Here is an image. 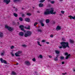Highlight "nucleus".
<instances>
[{
	"instance_id": "nucleus-51",
	"label": "nucleus",
	"mask_w": 75,
	"mask_h": 75,
	"mask_svg": "<svg viewBox=\"0 0 75 75\" xmlns=\"http://www.w3.org/2000/svg\"><path fill=\"white\" fill-rule=\"evenodd\" d=\"M46 44H49V42H46Z\"/></svg>"
},
{
	"instance_id": "nucleus-18",
	"label": "nucleus",
	"mask_w": 75,
	"mask_h": 75,
	"mask_svg": "<svg viewBox=\"0 0 75 75\" xmlns=\"http://www.w3.org/2000/svg\"><path fill=\"white\" fill-rule=\"evenodd\" d=\"M13 15L15 17H18V14H17V13H13Z\"/></svg>"
},
{
	"instance_id": "nucleus-25",
	"label": "nucleus",
	"mask_w": 75,
	"mask_h": 75,
	"mask_svg": "<svg viewBox=\"0 0 75 75\" xmlns=\"http://www.w3.org/2000/svg\"><path fill=\"white\" fill-rule=\"evenodd\" d=\"M19 20L21 21H22L23 20V19L21 17H19Z\"/></svg>"
},
{
	"instance_id": "nucleus-57",
	"label": "nucleus",
	"mask_w": 75,
	"mask_h": 75,
	"mask_svg": "<svg viewBox=\"0 0 75 75\" xmlns=\"http://www.w3.org/2000/svg\"><path fill=\"white\" fill-rule=\"evenodd\" d=\"M37 13H40V11H37Z\"/></svg>"
},
{
	"instance_id": "nucleus-53",
	"label": "nucleus",
	"mask_w": 75,
	"mask_h": 75,
	"mask_svg": "<svg viewBox=\"0 0 75 75\" xmlns=\"http://www.w3.org/2000/svg\"><path fill=\"white\" fill-rule=\"evenodd\" d=\"M17 24L18 25H20V23H19V22H17Z\"/></svg>"
},
{
	"instance_id": "nucleus-36",
	"label": "nucleus",
	"mask_w": 75,
	"mask_h": 75,
	"mask_svg": "<svg viewBox=\"0 0 75 75\" xmlns=\"http://www.w3.org/2000/svg\"><path fill=\"white\" fill-rule=\"evenodd\" d=\"M41 24L42 27H44V24L43 23H41Z\"/></svg>"
},
{
	"instance_id": "nucleus-12",
	"label": "nucleus",
	"mask_w": 75,
	"mask_h": 75,
	"mask_svg": "<svg viewBox=\"0 0 75 75\" xmlns=\"http://www.w3.org/2000/svg\"><path fill=\"white\" fill-rule=\"evenodd\" d=\"M69 17L70 18V20H72V19H73V20H75V16H74V17L70 15L69 16Z\"/></svg>"
},
{
	"instance_id": "nucleus-10",
	"label": "nucleus",
	"mask_w": 75,
	"mask_h": 75,
	"mask_svg": "<svg viewBox=\"0 0 75 75\" xmlns=\"http://www.w3.org/2000/svg\"><path fill=\"white\" fill-rule=\"evenodd\" d=\"M25 63L26 65H28V66H30V65H31V64L30 63V62L28 61H25Z\"/></svg>"
},
{
	"instance_id": "nucleus-9",
	"label": "nucleus",
	"mask_w": 75,
	"mask_h": 75,
	"mask_svg": "<svg viewBox=\"0 0 75 75\" xmlns=\"http://www.w3.org/2000/svg\"><path fill=\"white\" fill-rule=\"evenodd\" d=\"M51 14V11H50V12L47 11H45L44 12V14H45V15H48V14Z\"/></svg>"
},
{
	"instance_id": "nucleus-45",
	"label": "nucleus",
	"mask_w": 75,
	"mask_h": 75,
	"mask_svg": "<svg viewBox=\"0 0 75 75\" xmlns=\"http://www.w3.org/2000/svg\"><path fill=\"white\" fill-rule=\"evenodd\" d=\"M22 47H26V45H22Z\"/></svg>"
},
{
	"instance_id": "nucleus-7",
	"label": "nucleus",
	"mask_w": 75,
	"mask_h": 75,
	"mask_svg": "<svg viewBox=\"0 0 75 75\" xmlns=\"http://www.w3.org/2000/svg\"><path fill=\"white\" fill-rule=\"evenodd\" d=\"M50 13L51 14H56V12H54V9H53V8H52L51 9Z\"/></svg>"
},
{
	"instance_id": "nucleus-62",
	"label": "nucleus",
	"mask_w": 75,
	"mask_h": 75,
	"mask_svg": "<svg viewBox=\"0 0 75 75\" xmlns=\"http://www.w3.org/2000/svg\"><path fill=\"white\" fill-rule=\"evenodd\" d=\"M16 65H18V63H16Z\"/></svg>"
},
{
	"instance_id": "nucleus-47",
	"label": "nucleus",
	"mask_w": 75,
	"mask_h": 75,
	"mask_svg": "<svg viewBox=\"0 0 75 75\" xmlns=\"http://www.w3.org/2000/svg\"><path fill=\"white\" fill-rule=\"evenodd\" d=\"M21 28V30L22 31H23L24 30V29L23 28Z\"/></svg>"
},
{
	"instance_id": "nucleus-5",
	"label": "nucleus",
	"mask_w": 75,
	"mask_h": 75,
	"mask_svg": "<svg viewBox=\"0 0 75 75\" xmlns=\"http://www.w3.org/2000/svg\"><path fill=\"white\" fill-rule=\"evenodd\" d=\"M65 55H67L65 58V59H68V58H69L70 57V56H71V54H69L68 55V54L67 52L65 53Z\"/></svg>"
},
{
	"instance_id": "nucleus-33",
	"label": "nucleus",
	"mask_w": 75,
	"mask_h": 75,
	"mask_svg": "<svg viewBox=\"0 0 75 75\" xmlns=\"http://www.w3.org/2000/svg\"><path fill=\"white\" fill-rule=\"evenodd\" d=\"M14 48V46H11V47L10 48H11V49H13V48Z\"/></svg>"
},
{
	"instance_id": "nucleus-3",
	"label": "nucleus",
	"mask_w": 75,
	"mask_h": 75,
	"mask_svg": "<svg viewBox=\"0 0 75 75\" xmlns=\"http://www.w3.org/2000/svg\"><path fill=\"white\" fill-rule=\"evenodd\" d=\"M32 34V32L31 31H28L26 32V33H25L24 34L25 37H29L31 36Z\"/></svg>"
},
{
	"instance_id": "nucleus-1",
	"label": "nucleus",
	"mask_w": 75,
	"mask_h": 75,
	"mask_svg": "<svg viewBox=\"0 0 75 75\" xmlns=\"http://www.w3.org/2000/svg\"><path fill=\"white\" fill-rule=\"evenodd\" d=\"M60 44L61 45H62V46L59 47V48H60V49H61V48H62L64 49H65V48H67V47L69 48V43L68 42H61Z\"/></svg>"
},
{
	"instance_id": "nucleus-42",
	"label": "nucleus",
	"mask_w": 75,
	"mask_h": 75,
	"mask_svg": "<svg viewBox=\"0 0 75 75\" xmlns=\"http://www.w3.org/2000/svg\"><path fill=\"white\" fill-rule=\"evenodd\" d=\"M39 57L40 58H42V56L41 55H39Z\"/></svg>"
},
{
	"instance_id": "nucleus-27",
	"label": "nucleus",
	"mask_w": 75,
	"mask_h": 75,
	"mask_svg": "<svg viewBox=\"0 0 75 75\" xmlns=\"http://www.w3.org/2000/svg\"><path fill=\"white\" fill-rule=\"evenodd\" d=\"M45 1V0H40L39 2L40 3H43L44 1Z\"/></svg>"
},
{
	"instance_id": "nucleus-31",
	"label": "nucleus",
	"mask_w": 75,
	"mask_h": 75,
	"mask_svg": "<svg viewBox=\"0 0 75 75\" xmlns=\"http://www.w3.org/2000/svg\"><path fill=\"white\" fill-rule=\"evenodd\" d=\"M37 24H38V23L37 22L35 23L34 24V26H36V25H37Z\"/></svg>"
},
{
	"instance_id": "nucleus-34",
	"label": "nucleus",
	"mask_w": 75,
	"mask_h": 75,
	"mask_svg": "<svg viewBox=\"0 0 75 75\" xmlns=\"http://www.w3.org/2000/svg\"><path fill=\"white\" fill-rule=\"evenodd\" d=\"M60 59H64V57H60Z\"/></svg>"
},
{
	"instance_id": "nucleus-63",
	"label": "nucleus",
	"mask_w": 75,
	"mask_h": 75,
	"mask_svg": "<svg viewBox=\"0 0 75 75\" xmlns=\"http://www.w3.org/2000/svg\"><path fill=\"white\" fill-rule=\"evenodd\" d=\"M54 23H55V22H53V23L54 24Z\"/></svg>"
},
{
	"instance_id": "nucleus-20",
	"label": "nucleus",
	"mask_w": 75,
	"mask_h": 75,
	"mask_svg": "<svg viewBox=\"0 0 75 75\" xmlns=\"http://www.w3.org/2000/svg\"><path fill=\"white\" fill-rule=\"evenodd\" d=\"M11 75H16V73L15 71H12L11 72Z\"/></svg>"
},
{
	"instance_id": "nucleus-40",
	"label": "nucleus",
	"mask_w": 75,
	"mask_h": 75,
	"mask_svg": "<svg viewBox=\"0 0 75 75\" xmlns=\"http://www.w3.org/2000/svg\"><path fill=\"white\" fill-rule=\"evenodd\" d=\"M50 37L51 38H53V37H54V35H51L50 36Z\"/></svg>"
},
{
	"instance_id": "nucleus-64",
	"label": "nucleus",
	"mask_w": 75,
	"mask_h": 75,
	"mask_svg": "<svg viewBox=\"0 0 75 75\" xmlns=\"http://www.w3.org/2000/svg\"><path fill=\"white\" fill-rule=\"evenodd\" d=\"M63 39H64V38H62V40H63Z\"/></svg>"
},
{
	"instance_id": "nucleus-14",
	"label": "nucleus",
	"mask_w": 75,
	"mask_h": 75,
	"mask_svg": "<svg viewBox=\"0 0 75 75\" xmlns=\"http://www.w3.org/2000/svg\"><path fill=\"white\" fill-rule=\"evenodd\" d=\"M61 28L59 26H57L56 28V30H57V31H58V30H61Z\"/></svg>"
},
{
	"instance_id": "nucleus-19",
	"label": "nucleus",
	"mask_w": 75,
	"mask_h": 75,
	"mask_svg": "<svg viewBox=\"0 0 75 75\" xmlns=\"http://www.w3.org/2000/svg\"><path fill=\"white\" fill-rule=\"evenodd\" d=\"M55 52L56 54H59L60 52H59V51L56 50H55Z\"/></svg>"
},
{
	"instance_id": "nucleus-26",
	"label": "nucleus",
	"mask_w": 75,
	"mask_h": 75,
	"mask_svg": "<svg viewBox=\"0 0 75 75\" xmlns=\"http://www.w3.org/2000/svg\"><path fill=\"white\" fill-rule=\"evenodd\" d=\"M24 28V25H21L19 26V28Z\"/></svg>"
},
{
	"instance_id": "nucleus-4",
	"label": "nucleus",
	"mask_w": 75,
	"mask_h": 75,
	"mask_svg": "<svg viewBox=\"0 0 75 75\" xmlns=\"http://www.w3.org/2000/svg\"><path fill=\"white\" fill-rule=\"evenodd\" d=\"M22 53V52L21 51H18L16 52V53H15V55L16 57H20V55L19 54H21Z\"/></svg>"
},
{
	"instance_id": "nucleus-35",
	"label": "nucleus",
	"mask_w": 75,
	"mask_h": 75,
	"mask_svg": "<svg viewBox=\"0 0 75 75\" xmlns=\"http://www.w3.org/2000/svg\"><path fill=\"white\" fill-rule=\"evenodd\" d=\"M61 13L62 14H64V13H65V11H61Z\"/></svg>"
},
{
	"instance_id": "nucleus-32",
	"label": "nucleus",
	"mask_w": 75,
	"mask_h": 75,
	"mask_svg": "<svg viewBox=\"0 0 75 75\" xmlns=\"http://www.w3.org/2000/svg\"><path fill=\"white\" fill-rule=\"evenodd\" d=\"M11 55L12 57H14V56H15L14 54L12 52H11Z\"/></svg>"
},
{
	"instance_id": "nucleus-41",
	"label": "nucleus",
	"mask_w": 75,
	"mask_h": 75,
	"mask_svg": "<svg viewBox=\"0 0 75 75\" xmlns=\"http://www.w3.org/2000/svg\"><path fill=\"white\" fill-rule=\"evenodd\" d=\"M54 1H51V4H54Z\"/></svg>"
},
{
	"instance_id": "nucleus-2",
	"label": "nucleus",
	"mask_w": 75,
	"mask_h": 75,
	"mask_svg": "<svg viewBox=\"0 0 75 75\" xmlns=\"http://www.w3.org/2000/svg\"><path fill=\"white\" fill-rule=\"evenodd\" d=\"M5 27L6 29H7V30L9 31H14V28L7 26V25H5Z\"/></svg>"
},
{
	"instance_id": "nucleus-22",
	"label": "nucleus",
	"mask_w": 75,
	"mask_h": 75,
	"mask_svg": "<svg viewBox=\"0 0 75 75\" xmlns=\"http://www.w3.org/2000/svg\"><path fill=\"white\" fill-rule=\"evenodd\" d=\"M46 23H49L50 22V20L49 19H46Z\"/></svg>"
},
{
	"instance_id": "nucleus-37",
	"label": "nucleus",
	"mask_w": 75,
	"mask_h": 75,
	"mask_svg": "<svg viewBox=\"0 0 75 75\" xmlns=\"http://www.w3.org/2000/svg\"><path fill=\"white\" fill-rule=\"evenodd\" d=\"M32 60L33 61L35 62V61H36V60H35V58H34L32 59Z\"/></svg>"
},
{
	"instance_id": "nucleus-13",
	"label": "nucleus",
	"mask_w": 75,
	"mask_h": 75,
	"mask_svg": "<svg viewBox=\"0 0 75 75\" xmlns=\"http://www.w3.org/2000/svg\"><path fill=\"white\" fill-rule=\"evenodd\" d=\"M25 21H26V22H29V23L30 22V19L28 18H25Z\"/></svg>"
},
{
	"instance_id": "nucleus-28",
	"label": "nucleus",
	"mask_w": 75,
	"mask_h": 75,
	"mask_svg": "<svg viewBox=\"0 0 75 75\" xmlns=\"http://www.w3.org/2000/svg\"><path fill=\"white\" fill-rule=\"evenodd\" d=\"M70 43H74V42L73 40H70Z\"/></svg>"
},
{
	"instance_id": "nucleus-61",
	"label": "nucleus",
	"mask_w": 75,
	"mask_h": 75,
	"mask_svg": "<svg viewBox=\"0 0 75 75\" xmlns=\"http://www.w3.org/2000/svg\"><path fill=\"white\" fill-rule=\"evenodd\" d=\"M22 10H24V9L23 8H22Z\"/></svg>"
},
{
	"instance_id": "nucleus-56",
	"label": "nucleus",
	"mask_w": 75,
	"mask_h": 75,
	"mask_svg": "<svg viewBox=\"0 0 75 75\" xmlns=\"http://www.w3.org/2000/svg\"><path fill=\"white\" fill-rule=\"evenodd\" d=\"M23 31L24 32H25L26 31L24 29Z\"/></svg>"
},
{
	"instance_id": "nucleus-59",
	"label": "nucleus",
	"mask_w": 75,
	"mask_h": 75,
	"mask_svg": "<svg viewBox=\"0 0 75 75\" xmlns=\"http://www.w3.org/2000/svg\"><path fill=\"white\" fill-rule=\"evenodd\" d=\"M13 24H16V23L14 22H13Z\"/></svg>"
},
{
	"instance_id": "nucleus-60",
	"label": "nucleus",
	"mask_w": 75,
	"mask_h": 75,
	"mask_svg": "<svg viewBox=\"0 0 75 75\" xmlns=\"http://www.w3.org/2000/svg\"><path fill=\"white\" fill-rule=\"evenodd\" d=\"M74 72H75V69L73 70Z\"/></svg>"
},
{
	"instance_id": "nucleus-49",
	"label": "nucleus",
	"mask_w": 75,
	"mask_h": 75,
	"mask_svg": "<svg viewBox=\"0 0 75 75\" xmlns=\"http://www.w3.org/2000/svg\"><path fill=\"white\" fill-rule=\"evenodd\" d=\"M24 16H25V14H22V17H24Z\"/></svg>"
},
{
	"instance_id": "nucleus-54",
	"label": "nucleus",
	"mask_w": 75,
	"mask_h": 75,
	"mask_svg": "<svg viewBox=\"0 0 75 75\" xmlns=\"http://www.w3.org/2000/svg\"><path fill=\"white\" fill-rule=\"evenodd\" d=\"M48 2H51V0H48Z\"/></svg>"
},
{
	"instance_id": "nucleus-23",
	"label": "nucleus",
	"mask_w": 75,
	"mask_h": 75,
	"mask_svg": "<svg viewBox=\"0 0 75 75\" xmlns=\"http://www.w3.org/2000/svg\"><path fill=\"white\" fill-rule=\"evenodd\" d=\"M37 42H38V45H39L40 47H41L42 46V45H41L40 44V42L39 41H38Z\"/></svg>"
},
{
	"instance_id": "nucleus-43",
	"label": "nucleus",
	"mask_w": 75,
	"mask_h": 75,
	"mask_svg": "<svg viewBox=\"0 0 75 75\" xmlns=\"http://www.w3.org/2000/svg\"><path fill=\"white\" fill-rule=\"evenodd\" d=\"M45 40H43L42 42H45Z\"/></svg>"
},
{
	"instance_id": "nucleus-15",
	"label": "nucleus",
	"mask_w": 75,
	"mask_h": 75,
	"mask_svg": "<svg viewBox=\"0 0 75 75\" xmlns=\"http://www.w3.org/2000/svg\"><path fill=\"white\" fill-rule=\"evenodd\" d=\"M30 28L31 27H30V26L29 25L28 26V27H25V28L27 29V30H30Z\"/></svg>"
},
{
	"instance_id": "nucleus-48",
	"label": "nucleus",
	"mask_w": 75,
	"mask_h": 75,
	"mask_svg": "<svg viewBox=\"0 0 75 75\" xmlns=\"http://www.w3.org/2000/svg\"><path fill=\"white\" fill-rule=\"evenodd\" d=\"M62 75H65V74H67V73L66 72L65 73H62Z\"/></svg>"
},
{
	"instance_id": "nucleus-38",
	"label": "nucleus",
	"mask_w": 75,
	"mask_h": 75,
	"mask_svg": "<svg viewBox=\"0 0 75 75\" xmlns=\"http://www.w3.org/2000/svg\"><path fill=\"white\" fill-rule=\"evenodd\" d=\"M4 55V53H1V56H3Z\"/></svg>"
},
{
	"instance_id": "nucleus-39",
	"label": "nucleus",
	"mask_w": 75,
	"mask_h": 75,
	"mask_svg": "<svg viewBox=\"0 0 75 75\" xmlns=\"http://www.w3.org/2000/svg\"><path fill=\"white\" fill-rule=\"evenodd\" d=\"M46 11H48L49 12H50V9H46Z\"/></svg>"
},
{
	"instance_id": "nucleus-21",
	"label": "nucleus",
	"mask_w": 75,
	"mask_h": 75,
	"mask_svg": "<svg viewBox=\"0 0 75 75\" xmlns=\"http://www.w3.org/2000/svg\"><path fill=\"white\" fill-rule=\"evenodd\" d=\"M3 37V34L1 32H0V37Z\"/></svg>"
},
{
	"instance_id": "nucleus-16",
	"label": "nucleus",
	"mask_w": 75,
	"mask_h": 75,
	"mask_svg": "<svg viewBox=\"0 0 75 75\" xmlns=\"http://www.w3.org/2000/svg\"><path fill=\"white\" fill-rule=\"evenodd\" d=\"M41 19L42 20H40L39 21L40 23V24L41 23H42V22H43V21H44V19L42 18H41Z\"/></svg>"
},
{
	"instance_id": "nucleus-24",
	"label": "nucleus",
	"mask_w": 75,
	"mask_h": 75,
	"mask_svg": "<svg viewBox=\"0 0 75 75\" xmlns=\"http://www.w3.org/2000/svg\"><path fill=\"white\" fill-rule=\"evenodd\" d=\"M54 59L55 61H58V58L56 57H54Z\"/></svg>"
},
{
	"instance_id": "nucleus-11",
	"label": "nucleus",
	"mask_w": 75,
	"mask_h": 75,
	"mask_svg": "<svg viewBox=\"0 0 75 75\" xmlns=\"http://www.w3.org/2000/svg\"><path fill=\"white\" fill-rule=\"evenodd\" d=\"M19 35L21 37H23L24 35V33L22 32H19Z\"/></svg>"
},
{
	"instance_id": "nucleus-29",
	"label": "nucleus",
	"mask_w": 75,
	"mask_h": 75,
	"mask_svg": "<svg viewBox=\"0 0 75 75\" xmlns=\"http://www.w3.org/2000/svg\"><path fill=\"white\" fill-rule=\"evenodd\" d=\"M38 32H42V30L41 29H38L37 30Z\"/></svg>"
},
{
	"instance_id": "nucleus-52",
	"label": "nucleus",
	"mask_w": 75,
	"mask_h": 75,
	"mask_svg": "<svg viewBox=\"0 0 75 75\" xmlns=\"http://www.w3.org/2000/svg\"><path fill=\"white\" fill-rule=\"evenodd\" d=\"M59 56V55H56V57L57 58H58V56Z\"/></svg>"
},
{
	"instance_id": "nucleus-50",
	"label": "nucleus",
	"mask_w": 75,
	"mask_h": 75,
	"mask_svg": "<svg viewBox=\"0 0 75 75\" xmlns=\"http://www.w3.org/2000/svg\"><path fill=\"white\" fill-rule=\"evenodd\" d=\"M49 57L50 58H52V56H51L50 55L49 56Z\"/></svg>"
},
{
	"instance_id": "nucleus-8",
	"label": "nucleus",
	"mask_w": 75,
	"mask_h": 75,
	"mask_svg": "<svg viewBox=\"0 0 75 75\" xmlns=\"http://www.w3.org/2000/svg\"><path fill=\"white\" fill-rule=\"evenodd\" d=\"M11 1L10 0H4V3H6V4H9V3H10Z\"/></svg>"
},
{
	"instance_id": "nucleus-6",
	"label": "nucleus",
	"mask_w": 75,
	"mask_h": 75,
	"mask_svg": "<svg viewBox=\"0 0 75 75\" xmlns=\"http://www.w3.org/2000/svg\"><path fill=\"white\" fill-rule=\"evenodd\" d=\"M0 60L2 63H4V64H7V62L5 60H3L2 58H1Z\"/></svg>"
},
{
	"instance_id": "nucleus-58",
	"label": "nucleus",
	"mask_w": 75,
	"mask_h": 75,
	"mask_svg": "<svg viewBox=\"0 0 75 75\" xmlns=\"http://www.w3.org/2000/svg\"><path fill=\"white\" fill-rule=\"evenodd\" d=\"M13 8H16V7H13Z\"/></svg>"
},
{
	"instance_id": "nucleus-55",
	"label": "nucleus",
	"mask_w": 75,
	"mask_h": 75,
	"mask_svg": "<svg viewBox=\"0 0 75 75\" xmlns=\"http://www.w3.org/2000/svg\"><path fill=\"white\" fill-rule=\"evenodd\" d=\"M17 8H16L15 11H17Z\"/></svg>"
},
{
	"instance_id": "nucleus-46",
	"label": "nucleus",
	"mask_w": 75,
	"mask_h": 75,
	"mask_svg": "<svg viewBox=\"0 0 75 75\" xmlns=\"http://www.w3.org/2000/svg\"><path fill=\"white\" fill-rule=\"evenodd\" d=\"M65 64V62H62V64L63 65L64 64Z\"/></svg>"
},
{
	"instance_id": "nucleus-30",
	"label": "nucleus",
	"mask_w": 75,
	"mask_h": 75,
	"mask_svg": "<svg viewBox=\"0 0 75 75\" xmlns=\"http://www.w3.org/2000/svg\"><path fill=\"white\" fill-rule=\"evenodd\" d=\"M27 16H31V14L30 13H27Z\"/></svg>"
},
{
	"instance_id": "nucleus-44",
	"label": "nucleus",
	"mask_w": 75,
	"mask_h": 75,
	"mask_svg": "<svg viewBox=\"0 0 75 75\" xmlns=\"http://www.w3.org/2000/svg\"><path fill=\"white\" fill-rule=\"evenodd\" d=\"M20 1V0H14L13 1L14 2H16V1Z\"/></svg>"
},
{
	"instance_id": "nucleus-17",
	"label": "nucleus",
	"mask_w": 75,
	"mask_h": 75,
	"mask_svg": "<svg viewBox=\"0 0 75 75\" xmlns=\"http://www.w3.org/2000/svg\"><path fill=\"white\" fill-rule=\"evenodd\" d=\"M43 4L42 3H40L39 4V6L40 7H43Z\"/></svg>"
}]
</instances>
